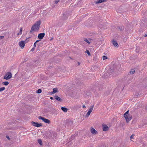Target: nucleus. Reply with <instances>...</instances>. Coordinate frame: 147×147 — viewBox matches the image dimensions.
<instances>
[{"mask_svg": "<svg viewBox=\"0 0 147 147\" xmlns=\"http://www.w3.org/2000/svg\"><path fill=\"white\" fill-rule=\"evenodd\" d=\"M40 24L41 21L40 20L36 22L32 27L30 33L32 34L33 31L37 32L38 31Z\"/></svg>", "mask_w": 147, "mask_h": 147, "instance_id": "1", "label": "nucleus"}, {"mask_svg": "<svg viewBox=\"0 0 147 147\" xmlns=\"http://www.w3.org/2000/svg\"><path fill=\"white\" fill-rule=\"evenodd\" d=\"M12 75L10 72H7V74L5 75L4 77V79L8 80L12 77Z\"/></svg>", "mask_w": 147, "mask_h": 147, "instance_id": "2", "label": "nucleus"}, {"mask_svg": "<svg viewBox=\"0 0 147 147\" xmlns=\"http://www.w3.org/2000/svg\"><path fill=\"white\" fill-rule=\"evenodd\" d=\"M69 14L68 13V12L66 11V12H65L62 15L63 16V20L67 19L68 18V17L69 16Z\"/></svg>", "mask_w": 147, "mask_h": 147, "instance_id": "3", "label": "nucleus"}, {"mask_svg": "<svg viewBox=\"0 0 147 147\" xmlns=\"http://www.w3.org/2000/svg\"><path fill=\"white\" fill-rule=\"evenodd\" d=\"M38 119H39L42 120L45 123L49 124L50 123V121L49 119H46L42 116H40L38 117Z\"/></svg>", "mask_w": 147, "mask_h": 147, "instance_id": "4", "label": "nucleus"}, {"mask_svg": "<svg viewBox=\"0 0 147 147\" xmlns=\"http://www.w3.org/2000/svg\"><path fill=\"white\" fill-rule=\"evenodd\" d=\"M125 118L127 123H128L131 119L132 117V116L128 114V115L125 117H124Z\"/></svg>", "mask_w": 147, "mask_h": 147, "instance_id": "5", "label": "nucleus"}, {"mask_svg": "<svg viewBox=\"0 0 147 147\" xmlns=\"http://www.w3.org/2000/svg\"><path fill=\"white\" fill-rule=\"evenodd\" d=\"M32 124L34 126L36 127H39L42 126V124L41 123H39L38 122H35L34 121H32L31 122Z\"/></svg>", "mask_w": 147, "mask_h": 147, "instance_id": "6", "label": "nucleus"}, {"mask_svg": "<svg viewBox=\"0 0 147 147\" xmlns=\"http://www.w3.org/2000/svg\"><path fill=\"white\" fill-rule=\"evenodd\" d=\"M107 1V0H97L95 2L96 4L104 3Z\"/></svg>", "mask_w": 147, "mask_h": 147, "instance_id": "7", "label": "nucleus"}, {"mask_svg": "<svg viewBox=\"0 0 147 147\" xmlns=\"http://www.w3.org/2000/svg\"><path fill=\"white\" fill-rule=\"evenodd\" d=\"M19 45L22 49H23L25 46L24 41H21L19 43Z\"/></svg>", "mask_w": 147, "mask_h": 147, "instance_id": "8", "label": "nucleus"}, {"mask_svg": "<svg viewBox=\"0 0 147 147\" xmlns=\"http://www.w3.org/2000/svg\"><path fill=\"white\" fill-rule=\"evenodd\" d=\"M116 67L115 65H113V66H111L109 69V71L111 73H112L115 70V68Z\"/></svg>", "mask_w": 147, "mask_h": 147, "instance_id": "9", "label": "nucleus"}, {"mask_svg": "<svg viewBox=\"0 0 147 147\" xmlns=\"http://www.w3.org/2000/svg\"><path fill=\"white\" fill-rule=\"evenodd\" d=\"M102 126L103 131H106L108 130L109 127L108 126L105 124H103L102 125Z\"/></svg>", "mask_w": 147, "mask_h": 147, "instance_id": "10", "label": "nucleus"}, {"mask_svg": "<svg viewBox=\"0 0 147 147\" xmlns=\"http://www.w3.org/2000/svg\"><path fill=\"white\" fill-rule=\"evenodd\" d=\"M45 35V33H40L38 34V37L39 39H42L44 37Z\"/></svg>", "mask_w": 147, "mask_h": 147, "instance_id": "11", "label": "nucleus"}, {"mask_svg": "<svg viewBox=\"0 0 147 147\" xmlns=\"http://www.w3.org/2000/svg\"><path fill=\"white\" fill-rule=\"evenodd\" d=\"M90 131L92 134L94 135L96 134L97 133V131H96L92 127L91 128Z\"/></svg>", "mask_w": 147, "mask_h": 147, "instance_id": "12", "label": "nucleus"}, {"mask_svg": "<svg viewBox=\"0 0 147 147\" xmlns=\"http://www.w3.org/2000/svg\"><path fill=\"white\" fill-rule=\"evenodd\" d=\"M112 43L114 47H119V45L117 42L113 40L112 41Z\"/></svg>", "mask_w": 147, "mask_h": 147, "instance_id": "13", "label": "nucleus"}, {"mask_svg": "<svg viewBox=\"0 0 147 147\" xmlns=\"http://www.w3.org/2000/svg\"><path fill=\"white\" fill-rule=\"evenodd\" d=\"M55 98L57 100L59 101H62V99H61L57 95H56L54 96Z\"/></svg>", "mask_w": 147, "mask_h": 147, "instance_id": "14", "label": "nucleus"}, {"mask_svg": "<svg viewBox=\"0 0 147 147\" xmlns=\"http://www.w3.org/2000/svg\"><path fill=\"white\" fill-rule=\"evenodd\" d=\"M58 92V90L57 88H54L53 89V91L51 92L52 94H54Z\"/></svg>", "mask_w": 147, "mask_h": 147, "instance_id": "15", "label": "nucleus"}, {"mask_svg": "<svg viewBox=\"0 0 147 147\" xmlns=\"http://www.w3.org/2000/svg\"><path fill=\"white\" fill-rule=\"evenodd\" d=\"M61 110L64 112H67L68 110V109L65 107H61Z\"/></svg>", "mask_w": 147, "mask_h": 147, "instance_id": "16", "label": "nucleus"}, {"mask_svg": "<svg viewBox=\"0 0 147 147\" xmlns=\"http://www.w3.org/2000/svg\"><path fill=\"white\" fill-rule=\"evenodd\" d=\"M91 113V112L88 111L86 115L85 116V117H88L89 116V115H90V114Z\"/></svg>", "mask_w": 147, "mask_h": 147, "instance_id": "17", "label": "nucleus"}, {"mask_svg": "<svg viewBox=\"0 0 147 147\" xmlns=\"http://www.w3.org/2000/svg\"><path fill=\"white\" fill-rule=\"evenodd\" d=\"M38 143L40 144V145H42V140L40 139H39L38 140Z\"/></svg>", "mask_w": 147, "mask_h": 147, "instance_id": "18", "label": "nucleus"}, {"mask_svg": "<svg viewBox=\"0 0 147 147\" xmlns=\"http://www.w3.org/2000/svg\"><path fill=\"white\" fill-rule=\"evenodd\" d=\"M135 72V70L134 69H131V70L130 72V74H134V73Z\"/></svg>", "mask_w": 147, "mask_h": 147, "instance_id": "19", "label": "nucleus"}, {"mask_svg": "<svg viewBox=\"0 0 147 147\" xmlns=\"http://www.w3.org/2000/svg\"><path fill=\"white\" fill-rule=\"evenodd\" d=\"M93 107H94V106L93 105L91 106L90 107V109H89V110L88 111H89L92 112V111L93 110Z\"/></svg>", "mask_w": 147, "mask_h": 147, "instance_id": "20", "label": "nucleus"}, {"mask_svg": "<svg viewBox=\"0 0 147 147\" xmlns=\"http://www.w3.org/2000/svg\"><path fill=\"white\" fill-rule=\"evenodd\" d=\"M9 82H3V84L7 86L9 84Z\"/></svg>", "mask_w": 147, "mask_h": 147, "instance_id": "21", "label": "nucleus"}, {"mask_svg": "<svg viewBox=\"0 0 147 147\" xmlns=\"http://www.w3.org/2000/svg\"><path fill=\"white\" fill-rule=\"evenodd\" d=\"M59 1V0H55L53 3L54 4H57Z\"/></svg>", "mask_w": 147, "mask_h": 147, "instance_id": "22", "label": "nucleus"}, {"mask_svg": "<svg viewBox=\"0 0 147 147\" xmlns=\"http://www.w3.org/2000/svg\"><path fill=\"white\" fill-rule=\"evenodd\" d=\"M129 113V111H126L124 114V117H125L126 116H127V115H128Z\"/></svg>", "mask_w": 147, "mask_h": 147, "instance_id": "23", "label": "nucleus"}, {"mask_svg": "<svg viewBox=\"0 0 147 147\" xmlns=\"http://www.w3.org/2000/svg\"><path fill=\"white\" fill-rule=\"evenodd\" d=\"M5 87H3L1 88H0V92L2 91H3L5 90Z\"/></svg>", "mask_w": 147, "mask_h": 147, "instance_id": "24", "label": "nucleus"}, {"mask_svg": "<svg viewBox=\"0 0 147 147\" xmlns=\"http://www.w3.org/2000/svg\"><path fill=\"white\" fill-rule=\"evenodd\" d=\"M42 92V90L41 89H38L37 90V91L36 92V93H40L41 92Z\"/></svg>", "mask_w": 147, "mask_h": 147, "instance_id": "25", "label": "nucleus"}, {"mask_svg": "<svg viewBox=\"0 0 147 147\" xmlns=\"http://www.w3.org/2000/svg\"><path fill=\"white\" fill-rule=\"evenodd\" d=\"M102 59L103 60L106 59H107V57L106 56H103L102 57Z\"/></svg>", "mask_w": 147, "mask_h": 147, "instance_id": "26", "label": "nucleus"}, {"mask_svg": "<svg viewBox=\"0 0 147 147\" xmlns=\"http://www.w3.org/2000/svg\"><path fill=\"white\" fill-rule=\"evenodd\" d=\"M20 31L19 32V34H21L22 33V28H21L20 29Z\"/></svg>", "mask_w": 147, "mask_h": 147, "instance_id": "27", "label": "nucleus"}, {"mask_svg": "<svg viewBox=\"0 0 147 147\" xmlns=\"http://www.w3.org/2000/svg\"><path fill=\"white\" fill-rule=\"evenodd\" d=\"M84 41L86 42L87 43H90V42H89V41L87 40V38H84Z\"/></svg>", "mask_w": 147, "mask_h": 147, "instance_id": "28", "label": "nucleus"}, {"mask_svg": "<svg viewBox=\"0 0 147 147\" xmlns=\"http://www.w3.org/2000/svg\"><path fill=\"white\" fill-rule=\"evenodd\" d=\"M86 53H87L88 54V55H90V52L88 50H86Z\"/></svg>", "mask_w": 147, "mask_h": 147, "instance_id": "29", "label": "nucleus"}, {"mask_svg": "<svg viewBox=\"0 0 147 147\" xmlns=\"http://www.w3.org/2000/svg\"><path fill=\"white\" fill-rule=\"evenodd\" d=\"M27 38L24 41V42H25L26 43H27L29 41L28 38Z\"/></svg>", "mask_w": 147, "mask_h": 147, "instance_id": "30", "label": "nucleus"}, {"mask_svg": "<svg viewBox=\"0 0 147 147\" xmlns=\"http://www.w3.org/2000/svg\"><path fill=\"white\" fill-rule=\"evenodd\" d=\"M119 29L120 30V31H121L123 29V28L122 27H119Z\"/></svg>", "mask_w": 147, "mask_h": 147, "instance_id": "31", "label": "nucleus"}, {"mask_svg": "<svg viewBox=\"0 0 147 147\" xmlns=\"http://www.w3.org/2000/svg\"><path fill=\"white\" fill-rule=\"evenodd\" d=\"M4 38V36H0V40L3 39Z\"/></svg>", "mask_w": 147, "mask_h": 147, "instance_id": "32", "label": "nucleus"}, {"mask_svg": "<svg viewBox=\"0 0 147 147\" xmlns=\"http://www.w3.org/2000/svg\"><path fill=\"white\" fill-rule=\"evenodd\" d=\"M134 136V135H131V136L130 137L131 140L133 138V137Z\"/></svg>", "mask_w": 147, "mask_h": 147, "instance_id": "33", "label": "nucleus"}, {"mask_svg": "<svg viewBox=\"0 0 147 147\" xmlns=\"http://www.w3.org/2000/svg\"><path fill=\"white\" fill-rule=\"evenodd\" d=\"M36 45V42H35L34 44V47H35Z\"/></svg>", "mask_w": 147, "mask_h": 147, "instance_id": "34", "label": "nucleus"}, {"mask_svg": "<svg viewBox=\"0 0 147 147\" xmlns=\"http://www.w3.org/2000/svg\"><path fill=\"white\" fill-rule=\"evenodd\" d=\"M6 137L7 139H8L9 140H10V138L8 136H6Z\"/></svg>", "mask_w": 147, "mask_h": 147, "instance_id": "35", "label": "nucleus"}, {"mask_svg": "<svg viewBox=\"0 0 147 147\" xmlns=\"http://www.w3.org/2000/svg\"><path fill=\"white\" fill-rule=\"evenodd\" d=\"M35 50V48H33L31 50V51H34Z\"/></svg>", "mask_w": 147, "mask_h": 147, "instance_id": "36", "label": "nucleus"}, {"mask_svg": "<svg viewBox=\"0 0 147 147\" xmlns=\"http://www.w3.org/2000/svg\"><path fill=\"white\" fill-rule=\"evenodd\" d=\"M82 107H83V108H86V107L84 105H83V106H82Z\"/></svg>", "mask_w": 147, "mask_h": 147, "instance_id": "37", "label": "nucleus"}, {"mask_svg": "<svg viewBox=\"0 0 147 147\" xmlns=\"http://www.w3.org/2000/svg\"><path fill=\"white\" fill-rule=\"evenodd\" d=\"M50 99H51V100H53V97H50Z\"/></svg>", "mask_w": 147, "mask_h": 147, "instance_id": "38", "label": "nucleus"}, {"mask_svg": "<svg viewBox=\"0 0 147 147\" xmlns=\"http://www.w3.org/2000/svg\"><path fill=\"white\" fill-rule=\"evenodd\" d=\"M78 63L79 65H80V63L79 62H78Z\"/></svg>", "mask_w": 147, "mask_h": 147, "instance_id": "39", "label": "nucleus"}, {"mask_svg": "<svg viewBox=\"0 0 147 147\" xmlns=\"http://www.w3.org/2000/svg\"><path fill=\"white\" fill-rule=\"evenodd\" d=\"M146 36H147V34H146L144 35V37H146Z\"/></svg>", "mask_w": 147, "mask_h": 147, "instance_id": "40", "label": "nucleus"}, {"mask_svg": "<svg viewBox=\"0 0 147 147\" xmlns=\"http://www.w3.org/2000/svg\"><path fill=\"white\" fill-rule=\"evenodd\" d=\"M39 41V40H37L35 42H36V43L37 42H38Z\"/></svg>", "mask_w": 147, "mask_h": 147, "instance_id": "41", "label": "nucleus"}, {"mask_svg": "<svg viewBox=\"0 0 147 147\" xmlns=\"http://www.w3.org/2000/svg\"><path fill=\"white\" fill-rule=\"evenodd\" d=\"M45 10H43V13H44L45 12Z\"/></svg>", "mask_w": 147, "mask_h": 147, "instance_id": "42", "label": "nucleus"}, {"mask_svg": "<svg viewBox=\"0 0 147 147\" xmlns=\"http://www.w3.org/2000/svg\"><path fill=\"white\" fill-rule=\"evenodd\" d=\"M20 34H19V33H18L17 34V35H18H18H20Z\"/></svg>", "mask_w": 147, "mask_h": 147, "instance_id": "43", "label": "nucleus"}, {"mask_svg": "<svg viewBox=\"0 0 147 147\" xmlns=\"http://www.w3.org/2000/svg\"><path fill=\"white\" fill-rule=\"evenodd\" d=\"M105 74H107V73H104V75H105Z\"/></svg>", "mask_w": 147, "mask_h": 147, "instance_id": "44", "label": "nucleus"}, {"mask_svg": "<svg viewBox=\"0 0 147 147\" xmlns=\"http://www.w3.org/2000/svg\"><path fill=\"white\" fill-rule=\"evenodd\" d=\"M107 78V77H106H106H104V78Z\"/></svg>", "mask_w": 147, "mask_h": 147, "instance_id": "45", "label": "nucleus"}]
</instances>
